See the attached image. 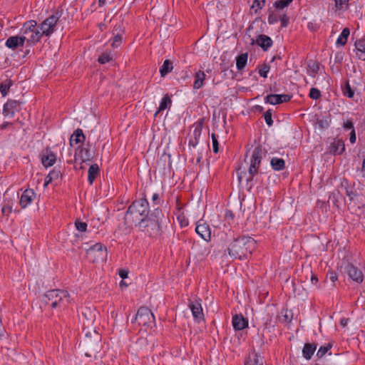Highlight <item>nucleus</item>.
Masks as SVG:
<instances>
[{
  "mask_svg": "<svg viewBox=\"0 0 365 365\" xmlns=\"http://www.w3.org/2000/svg\"><path fill=\"white\" fill-rule=\"evenodd\" d=\"M256 247V241L250 237L242 236L235 239L227 248L228 255L233 259L246 258Z\"/></svg>",
  "mask_w": 365,
  "mask_h": 365,
  "instance_id": "1",
  "label": "nucleus"
},
{
  "mask_svg": "<svg viewBox=\"0 0 365 365\" xmlns=\"http://www.w3.org/2000/svg\"><path fill=\"white\" fill-rule=\"evenodd\" d=\"M163 214L158 208L155 209L150 215L143 217L135 224L143 232L150 237H155L160 233V222Z\"/></svg>",
  "mask_w": 365,
  "mask_h": 365,
  "instance_id": "2",
  "label": "nucleus"
},
{
  "mask_svg": "<svg viewBox=\"0 0 365 365\" xmlns=\"http://www.w3.org/2000/svg\"><path fill=\"white\" fill-rule=\"evenodd\" d=\"M85 338L82 341V346L85 351V355L88 357L97 358L96 354H98L101 349V336L96 331V329L91 330H86L83 331Z\"/></svg>",
  "mask_w": 365,
  "mask_h": 365,
  "instance_id": "3",
  "label": "nucleus"
},
{
  "mask_svg": "<svg viewBox=\"0 0 365 365\" xmlns=\"http://www.w3.org/2000/svg\"><path fill=\"white\" fill-rule=\"evenodd\" d=\"M148 209V202L145 198H141L134 201L129 206L125 217L130 218L131 220L136 224L140 219L150 215Z\"/></svg>",
  "mask_w": 365,
  "mask_h": 365,
  "instance_id": "4",
  "label": "nucleus"
},
{
  "mask_svg": "<svg viewBox=\"0 0 365 365\" xmlns=\"http://www.w3.org/2000/svg\"><path fill=\"white\" fill-rule=\"evenodd\" d=\"M43 301L53 308L62 307L70 302V295L65 290L52 289L43 295Z\"/></svg>",
  "mask_w": 365,
  "mask_h": 365,
  "instance_id": "5",
  "label": "nucleus"
},
{
  "mask_svg": "<svg viewBox=\"0 0 365 365\" xmlns=\"http://www.w3.org/2000/svg\"><path fill=\"white\" fill-rule=\"evenodd\" d=\"M21 31L24 34L22 38H26V41L29 45L36 44L43 36L40 29L37 27V22L34 20L25 22Z\"/></svg>",
  "mask_w": 365,
  "mask_h": 365,
  "instance_id": "6",
  "label": "nucleus"
},
{
  "mask_svg": "<svg viewBox=\"0 0 365 365\" xmlns=\"http://www.w3.org/2000/svg\"><path fill=\"white\" fill-rule=\"evenodd\" d=\"M98 312L93 307H82L79 314L80 320L83 322V331L96 329L94 324Z\"/></svg>",
  "mask_w": 365,
  "mask_h": 365,
  "instance_id": "7",
  "label": "nucleus"
},
{
  "mask_svg": "<svg viewBox=\"0 0 365 365\" xmlns=\"http://www.w3.org/2000/svg\"><path fill=\"white\" fill-rule=\"evenodd\" d=\"M266 151L262 149L260 145L257 146L252 154L250 159V165L249 168V177L247 178V181H251L253 177L258 173V169L261 163V160L266 155Z\"/></svg>",
  "mask_w": 365,
  "mask_h": 365,
  "instance_id": "8",
  "label": "nucleus"
},
{
  "mask_svg": "<svg viewBox=\"0 0 365 365\" xmlns=\"http://www.w3.org/2000/svg\"><path fill=\"white\" fill-rule=\"evenodd\" d=\"M58 12L47 17L39 26L41 34L50 36L56 30V24L60 19Z\"/></svg>",
  "mask_w": 365,
  "mask_h": 365,
  "instance_id": "9",
  "label": "nucleus"
},
{
  "mask_svg": "<svg viewBox=\"0 0 365 365\" xmlns=\"http://www.w3.org/2000/svg\"><path fill=\"white\" fill-rule=\"evenodd\" d=\"M135 320H138L139 325L145 327H152L155 324V317L152 312L145 307H141L138 309Z\"/></svg>",
  "mask_w": 365,
  "mask_h": 365,
  "instance_id": "10",
  "label": "nucleus"
},
{
  "mask_svg": "<svg viewBox=\"0 0 365 365\" xmlns=\"http://www.w3.org/2000/svg\"><path fill=\"white\" fill-rule=\"evenodd\" d=\"M87 257L93 262L103 261L107 256V249L101 243H96L86 251Z\"/></svg>",
  "mask_w": 365,
  "mask_h": 365,
  "instance_id": "11",
  "label": "nucleus"
},
{
  "mask_svg": "<svg viewBox=\"0 0 365 365\" xmlns=\"http://www.w3.org/2000/svg\"><path fill=\"white\" fill-rule=\"evenodd\" d=\"M22 102L16 100H9L4 106L3 114L6 118H11L18 112Z\"/></svg>",
  "mask_w": 365,
  "mask_h": 365,
  "instance_id": "12",
  "label": "nucleus"
},
{
  "mask_svg": "<svg viewBox=\"0 0 365 365\" xmlns=\"http://www.w3.org/2000/svg\"><path fill=\"white\" fill-rule=\"evenodd\" d=\"M196 233L206 242L211 240V230L210 226L203 220H199L195 227Z\"/></svg>",
  "mask_w": 365,
  "mask_h": 365,
  "instance_id": "13",
  "label": "nucleus"
},
{
  "mask_svg": "<svg viewBox=\"0 0 365 365\" xmlns=\"http://www.w3.org/2000/svg\"><path fill=\"white\" fill-rule=\"evenodd\" d=\"M347 274L350 279L357 283H361L364 280L362 272L352 264H348L346 266Z\"/></svg>",
  "mask_w": 365,
  "mask_h": 365,
  "instance_id": "14",
  "label": "nucleus"
},
{
  "mask_svg": "<svg viewBox=\"0 0 365 365\" xmlns=\"http://www.w3.org/2000/svg\"><path fill=\"white\" fill-rule=\"evenodd\" d=\"M292 96L291 95L287 94L278 95L271 93L269 95H267L264 99L266 103H270L272 105H276L282 103L283 102H287L292 98Z\"/></svg>",
  "mask_w": 365,
  "mask_h": 365,
  "instance_id": "15",
  "label": "nucleus"
},
{
  "mask_svg": "<svg viewBox=\"0 0 365 365\" xmlns=\"http://www.w3.org/2000/svg\"><path fill=\"white\" fill-rule=\"evenodd\" d=\"M124 34V29L120 24L115 25L113 29V38L111 46L113 48H118L122 43Z\"/></svg>",
  "mask_w": 365,
  "mask_h": 365,
  "instance_id": "16",
  "label": "nucleus"
},
{
  "mask_svg": "<svg viewBox=\"0 0 365 365\" xmlns=\"http://www.w3.org/2000/svg\"><path fill=\"white\" fill-rule=\"evenodd\" d=\"M92 159L90 149L88 148L79 147L75 154V162L81 160V164Z\"/></svg>",
  "mask_w": 365,
  "mask_h": 365,
  "instance_id": "17",
  "label": "nucleus"
},
{
  "mask_svg": "<svg viewBox=\"0 0 365 365\" xmlns=\"http://www.w3.org/2000/svg\"><path fill=\"white\" fill-rule=\"evenodd\" d=\"M256 43L260 46L264 51H267L272 45V40L266 35H259L256 40L252 39V44Z\"/></svg>",
  "mask_w": 365,
  "mask_h": 365,
  "instance_id": "18",
  "label": "nucleus"
},
{
  "mask_svg": "<svg viewBox=\"0 0 365 365\" xmlns=\"http://www.w3.org/2000/svg\"><path fill=\"white\" fill-rule=\"evenodd\" d=\"M35 195V192L32 189L25 190L21 196L19 202L21 207H26L33 201Z\"/></svg>",
  "mask_w": 365,
  "mask_h": 365,
  "instance_id": "19",
  "label": "nucleus"
},
{
  "mask_svg": "<svg viewBox=\"0 0 365 365\" xmlns=\"http://www.w3.org/2000/svg\"><path fill=\"white\" fill-rule=\"evenodd\" d=\"M25 41L26 38H22V36H14L8 38L5 44L8 48L15 49L19 46H23Z\"/></svg>",
  "mask_w": 365,
  "mask_h": 365,
  "instance_id": "20",
  "label": "nucleus"
},
{
  "mask_svg": "<svg viewBox=\"0 0 365 365\" xmlns=\"http://www.w3.org/2000/svg\"><path fill=\"white\" fill-rule=\"evenodd\" d=\"M189 307L190 308L192 316L196 320L203 319L204 314L202 312V308L201 304L199 302H191L189 304Z\"/></svg>",
  "mask_w": 365,
  "mask_h": 365,
  "instance_id": "21",
  "label": "nucleus"
},
{
  "mask_svg": "<svg viewBox=\"0 0 365 365\" xmlns=\"http://www.w3.org/2000/svg\"><path fill=\"white\" fill-rule=\"evenodd\" d=\"M56 155L49 149H46L41 155V163L46 168L52 166L56 162Z\"/></svg>",
  "mask_w": 365,
  "mask_h": 365,
  "instance_id": "22",
  "label": "nucleus"
},
{
  "mask_svg": "<svg viewBox=\"0 0 365 365\" xmlns=\"http://www.w3.org/2000/svg\"><path fill=\"white\" fill-rule=\"evenodd\" d=\"M344 143L341 139H334L329 146V151L334 155H340L344 151Z\"/></svg>",
  "mask_w": 365,
  "mask_h": 365,
  "instance_id": "23",
  "label": "nucleus"
},
{
  "mask_svg": "<svg viewBox=\"0 0 365 365\" xmlns=\"http://www.w3.org/2000/svg\"><path fill=\"white\" fill-rule=\"evenodd\" d=\"M354 46L357 58L360 60L365 61V38L357 40Z\"/></svg>",
  "mask_w": 365,
  "mask_h": 365,
  "instance_id": "24",
  "label": "nucleus"
},
{
  "mask_svg": "<svg viewBox=\"0 0 365 365\" xmlns=\"http://www.w3.org/2000/svg\"><path fill=\"white\" fill-rule=\"evenodd\" d=\"M232 326L235 330H242L248 326V322L242 315L236 314L232 317Z\"/></svg>",
  "mask_w": 365,
  "mask_h": 365,
  "instance_id": "25",
  "label": "nucleus"
},
{
  "mask_svg": "<svg viewBox=\"0 0 365 365\" xmlns=\"http://www.w3.org/2000/svg\"><path fill=\"white\" fill-rule=\"evenodd\" d=\"M202 131V125L201 123H197L195 126V129L192 133V135L191 136L189 140V146L195 148L199 143V138L201 135Z\"/></svg>",
  "mask_w": 365,
  "mask_h": 365,
  "instance_id": "26",
  "label": "nucleus"
},
{
  "mask_svg": "<svg viewBox=\"0 0 365 365\" xmlns=\"http://www.w3.org/2000/svg\"><path fill=\"white\" fill-rule=\"evenodd\" d=\"M319 69H320V65H319V62L314 61V60L308 61L307 71V73L310 76L314 78L317 76V74L319 73Z\"/></svg>",
  "mask_w": 365,
  "mask_h": 365,
  "instance_id": "27",
  "label": "nucleus"
},
{
  "mask_svg": "<svg viewBox=\"0 0 365 365\" xmlns=\"http://www.w3.org/2000/svg\"><path fill=\"white\" fill-rule=\"evenodd\" d=\"M99 167L97 164H93L90 166L88 173V180L91 185L95 180L96 178L99 175Z\"/></svg>",
  "mask_w": 365,
  "mask_h": 365,
  "instance_id": "28",
  "label": "nucleus"
},
{
  "mask_svg": "<svg viewBox=\"0 0 365 365\" xmlns=\"http://www.w3.org/2000/svg\"><path fill=\"white\" fill-rule=\"evenodd\" d=\"M245 365H263V360L257 353H252L249 355Z\"/></svg>",
  "mask_w": 365,
  "mask_h": 365,
  "instance_id": "29",
  "label": "nucleus"
},
{
  "mask_svg": "<svg viewBox=\"0 0 365 365\" xmlns=\"http://www.w3.org/2000/svg\"><path fill=\"white\" fill-rule=\"evenodd\" d=\"M317 346L315 345L311 344L309 343H306L302 349L303 356L306 359H310L314 353Z\"/></svg>",
  "mask_w": 365,
  "mask_h": 365,
  "instance_id": "30",
  "label": "nucleus"
},
{
  "mask_svg": "<svg viewBox=\"0 0 365 365\" xmlns=\"http://www.w3.org/2000/svg\"><path fill=\"white\" fill-rule=\"evenodd\" d=\"M350 34V30L349 28H344L338 38L336 39V46H344L346 42L348 37Z\"/></svg>",
  "mask_w": 365,
  "mask_h": 365,
  "instance_id": "31",
  "label": "nucleus"
},
{
  "mask_svg": "<svg viewBox=\"0 0 365 365\" xmlns=\"http://www.w3.org/2000/svg\"><path fill=\"white\" fill-rule=\"evenodd\" d=\"M248 54L247 53H242L237 56L236 58V66L237 70L241 71L242 70L247 61Z\"/></svg>",
  "mask_w": 365,
  "mask_h": 365,
  "instance_id": "32",
  "label": "nucleus"
},
{
  "mask_svg": "<svg viewBox=\"0 0 365 365\" xmlns=\"http://www.w3.org/2000/svg\"><path fill=\"white\" fill-rule=\"evenodd\" d=\"M171 103H172V101H171L170 98L168 95L165 96L162 98L160 106L158 107V109L154 114V116H156L160 112H161V111L165 110L166 108H168V107H170L171 105Z\"/></svg>",
  "mask_w": 365,
  "mask_h": 365,
  "instance_id": "33",
  "label": "nucleus"
},
{
  "mask_svg": "<svg viewBox=\"0 0 365 365\" xmlns=\"http://www.w3.org/2000/svg\"><path fill=\"white\" fill-rule=\"evenodd\" d=\"M173 68V62L170 60H165L162 66L160 68V73L162 77H164L168 73L172 71Z\"/></svg>",
  "mask_w": 365,
  "mask_h": 365,
  "instance_id": "34",
  "label": "nucleus"
},
{
  "mask_svg": "<svg viewBox=\"0 0 365 365\" xmlns=\"http://www.w3.org/2000/svg\"><path fill=\"white\" fill-rule=\"evenodd\" d=\"M85 135L83 133V130L80 128H78L75 130L73 134L71 135L70 139V144L72 145V142L75 141L76 143H78L85 140Z\"/></svg>",
  "mask_w": 365,
  "mask_h": 365,
  "instance_id": "35",
  "label": "nucleus"
},
{
  "mask_svg": "<svg viewBox=\"0 0 365 365\" xmlns=\"http://www.w3.org/2000/svg\"><path fill=\"white\" fill-rule=\"evenodd\" d=\"M205 78V74L203 71H199L196 73L194 81V88L199 89L203 84V81Z\"/></svg>",
  "mask_w": 365,
  "mask_h": 365,
  "instance_id": "36",
  "label": "nucleus"
},
{
  "mask_svg": "<svg viewBox=\"0 0 365 365\" xmlns=\"http://www.w3.org/2000/svg\"><path fill=\"white\" fill-rule=\"evenodd\" d=\"M271 165L275 170H282L284 168V160L282 158H273L271 160Z\"/></svg>",
  "mask_w": 365,
  "mask_h": 365,
  "instance_id": "37",
  "label": "nucleus"
},
{
  "mask_svg": "<svg viewBox=\"0 0 365 365\" xmlns=\"http://www.w3.org/2000/svg\"><path fill=\"white\" fill-rule=\"evenodd\" d=\"M331 118L329 115L317 118L316 123L318 124L320 129H325L329 126Z\"/></svg>",
  "mask_w": 365,
  "mask_h": 365,
  "instance_id": "38",
  "label": "nucleus"
},
{
  "mask_svg": "<svg viewBox=\"0 0 365 365\" xmlns=\"http://www.w3.org/2000/svg\"><path fill=\"white\" fill-rule=\"evenodd\" d=\"M335 2V8L336 11H344L349 8V0H334Z\"/></svg>",
  "mask_w": 365,
  "mask_h": 365,
  "instance_id": "39",
  "label": "nucleus"
},
{
  "mask_svg": "<svg viewBox=\"0 0 365 365\" xmlns=\"http://www.w3.org/2000/svg\"><path fill=\"white\" fill-rule=\"evenodd\" d=\"M341 195L339 191H334L331 192L329 197L328 202H331L334 205L338 207V202L339 198H341Z\"/></svg>",
  "mask_w": 365,
  "mask_h": 365,
  "instance_id": "40",
  "label": "nucleus"
},
{
  "mask_svg": "<svg viewBox=\"0 0 365 365\" xmlns=\"http://www.w3.org/2000/svg\"><path fill=\"white\" fill-rule=\"evenodd\" d=\"M112 60V56L108 53H102L98 59V61L101 64H105Z\"/></svg>",
  "mask_w": 365,
  "mask_h": 365,
  "instance_id": "41",
  "label": "nucleus"
},
{
  "mask_svg": "<svg viewBox=\"0 0 365 365\" xmlns=\"http://www.w3.org/2000/svg\"><path fill=\"white\" fill-rule=\"evenodd\" d=\"M12 83V81L9 79L5 80L1 83L0 86V91H8L10 89Z\"/></svg>",
  "mask_w": 365,
  "mask_h": 365,
  "instance_id": "42",
  "label": "nucleus"
},
{
  "mask_svg": "<svg viewBox=\"0 0 365 365\" xmlns=\"http://www.w3.org/2000/svg\"><path fill=\"white\" fill-rule=\"evenodd\" d=\"M265 0H254L252 8L255 9L256 11L258 9H262L265 5Z\"/></svg>",
  "mask_w": 365,
  "mask_h": 365,
  "instance_id": "43",
  "label": "nucleus"
},
{
  "mask_svg": "<svg viewBox=\"0 0 365 365\" xmlns=\"http://www.w3.org/2000/svg\"><path fill=\"white\" fill-rule=\"evenodd\" d=\"M331 346L328 344L327 346H321L317 351V356L322 358L325 354L331 349Z\"/></svg>",
  "mask_w": 365,
  "mask_h": 365,
  "instance_id": "44",
  "label": "nucleus"
},
{
  "mask_svg": "<svg viewBox=\"0 0 365 365\" xmlns=\"http://www.w3.org/2000/svg\"><path fill=\"white\" fill-rule=\"evenodd\" d=\"M289 5V4H288V2L286 1L285 0L276 1L274 4V6L277 9H283L284 8L288 6Z\"/></svg>",
  "mask_w": 365,
  "mask_h": 365,
  "instance_id": "45",
  "label": "nucleus"
},
{
  "mask_svg": "<svg viewBox=\"0 0 365 365\" xmlns=\"http://www.w3.org/2000/svg\"><path fill=\"white\" fill-rule=\"evenodd\" d=\"M211 136H212L213 152L217 153L219 151V143L217 141V138L215 133H212Z\"/></svg>",
  "mask_w": 365,
  "mask_h": 365,
  "instance_id": "46",
  "label": "nucleus"
},
{
  "mask_svg": "<svg viewBox=\"0 0 365 365\" xmlns=\"http://www.w3.org/2000/svg\"><path fill=\"white\" fill-rule=\"evenodd\" d=\"M75 225H76V229L78 231L85 232L86 230L87 224L86 222H83L79 220H76L75 222Z\"/></svg>",
  "mask_w": 365,
  "mask_h": 365,
  "instance_id": "47",
  "label": "nucleus"
},
{
  "mask_svg": "<svg viewBox=\"0 0 365 365\" xmlns=\"http://www.w3.org/2000/svg\"><path fill=\"white\" fill-rule=\"evenodd\" d=\"M269 71V67L267 65H264L259 70V74L260 76L266 78L267 76V73Z\"/></svg>",
  "mask_w": 365,
  "mask_h": 365,
  "instance_id": "48",
  "label": "nucleus"
},
{
  "mask_svg": "<svg viewBox=\"0 0 365 365\" xmlns=\"http://www.w3.org/2000/svg\"><path fill=\"white\" fill-rule=\"evenodd\" d=\"M264 120H265V122L267 123V124L269 125V126H271L273 123V120L272 119V113L270 112V110H267L265 113H264Z\"/></svg>",
  "mask_w": 365,
  "mask_h": 365,
  "instance_id": "49",
  "label": "nucleus"
},
{
  "mask_svg": "<svg viewBox=\"0 0 365 365\" xmlns=\"http://www.w3.org/2000/svg\"><path fill=\"white\" fill-rule=\"evenodd\" d=\"M48 177H51L52 180L58 179L61 176V172L58 170L53 169L52 171L49 173L48 175Z\"/></svg>",
  "mask_w": 365,
  "mask_h": 365,
  "instance_id": "50",
  "label": "nucleus"
},
{
  "mask_svg": "<svg viewBox=\"0 0 365 365\" xmlns=\"http://www.w3.org/2000/svg\"><path fill=\"white\" fill-rule=\"evenodd\" d=\"M1 211L4 215L9 214L12 211V205L8 202L6 205L3 206Z\"/></svg>",
  "mask_w": 365,
  "mask_h": 365,
  "instance_id": "51",
  "label": "nucleus"
},
{
  "mask_svg": "<svg viewBox=\"0 0 365 365\" xmlns=\"http://www.w3.org/2000/svg\"><path fill=\"white\" fill-rule=\"evenodd\" d=\"M280 22H281V26L282 27H286L289 23L288 16L285 14H283L282 16H280Z\"/></svg>",
  "mask_w": 365,
  "mask_h": 365,
  "instance_id": "52",
  "label": "nucleus"
},
{
  "mask_svg": "<svg viewBox=\"0 0 365 365\" xmlns=\"http://www.w3.org/2000/svg\"><path fill=\"white\" fill-rule=\"evenodd\" d=\"M343 127L347 130H352L354 129V124L351 120H346L344 123Z\"/></svg>",
  "mask_w": 365,
  "mask_h": 365,
  "instance_id": "53",
  "label": "nucleus"
},
{
  "mask_svg": "<svg viewBox=\"0 0 365 365\" xmlns=\"http://www.w3.org/2000/svg\"><path fill=\"white\" fill-rule=\"evenodd\" d=\"M356 133H355V130L354 129H352V130L351 131V133H350V138H349V140L351 143H354L356 142Z\"/></svg>",
  "mask_w": 365,
  "mask_h": 365,
  "instance_id": "54",
  "label": "nucleus"
},
{
  "mask_svg": "<svg viewBox=\"0 0 365 365\" xmlns=\"http://www.w3.org/2000/svg\"><path fill=\"white\" fill-rule=\"evenodd\" d=\"M120 277L123 279L128 277V272L125 269H120L119 272Z\"/></svg>",
  "mask_w": 365,
  "mask_h": 365,
  "instance_id": "55",
  "label": "nucleus"
},
{
  "mask_svg": "<svg viewBox=\"0 0 365 365\" xmlns=\"http://www.w3.org/2000/svg\"><path fill=\"white\" fill-rule=\"evenodd\" d=\"M309 96L311 98L317 100L321 97V93H309Z\"/></svg>",
  "mask_w": 365,
  "mask_h": 365,
  "instance_id": "56",
  "label": "nucleus"
},
{
  "mask_svg": "<svg viewBox=\"0 0 365 365\" xmlns=\"http://www.w3.org/2000/svg\"><path fill=\"white\" fill-rule=\"evenodd\" d=\"M346 194L348 197H350V200H353L354 197L356 195L353 190H349L348 189L346 190Z\"/></svg>",
  "mask_w": 365,
  "mask_h": 365,
  "instance_id": "57",
  "label": "nucleus"
},
{
  "mask_svg": "<svg viewBox=\"0 0 365 365\" xmlns=\"http://www.w3.org/2000/svg\"><path fill=\"white\" fill-rule=\"evenodd\" d=\"M318 282V278L316 275L314 274H312V277H311V282L314 284H317Z\"/></svg>",
  "mask_w": 365,
  "mask_h": 365,
  "instance_id": "58",
  "label": "nucleus"
},
{
  "mask_svg": "<svg viewBox=\"0 0 365 365\" xmlns=\"http://www.w3.org/2000/svg\"><path fill=\"white\" fill-rule=\"evenodd\" d=\"M52 180L51 178L47 175L45 179L44 186H47Z\"/></svg>",
  "mask_w": 365,
  "mask_h": 365,
  "instance_id": "59",
  "label": "nucleus"
},
{
  "mask_svg": "<svg viewBox=\"0 0 365 365\" xmlns=\"http://www.w3.org/2000/svg\"><path fill=\"white\" fill-rule=\"evenodd\" d=\"M340 324H341V326H343V327H346V324H347V319H344H344H341L340 320Z\"/></svg>",
  "mask_w": 365,
  "mask_h": 365,
  "instance_id": "60",
  "label": "nucleus"
},
{
  "mask_svg": "<svg viewBox=\"0 0 365 365\" xmlns=\"http://www.w3.org/2000/svg\"><path fill=\"white\" fill-rule=\"evenodd\" d=\"M11 125V123H4L1 125H0V128L1 130H4V129L6 128L9 125Z\"/></svg>",
  "mask_w": 365,
  "mask_h": 365,
  "instance_id": "61",
  "label": "nucleus"
},
{
  "mask_svg": "<svg viewBox=\"0 0 365 365\" xmlns=\"http://www.w3.org/2000/svg\"><path fill=\"white\" fill-rule=\"evenodd\" d=\"M268 21L269 24H274V22L277 21V19H274L272 16H269L268 18Z\"/></svg>",
  "mask_w": 365,
  "mask_h": 365,
  "instance_id": "62",
  "label": "nucleus"
},
{
  "mask_svg": "<svg viewBox=\"0 0 365 365\" xmlns=\"http://www.w3.org/2000/svg\"><path fill=\"white\" fill-rule=\"evenodd\" d=\"M345 96H346L349 98H352L354 96L355 93H344Z\"/></svg>",
  "mask_w": 365,
  "mask_h": 365,
  "instance_id": "63",
  "label": "nucleus"
},
{
  "mask_svg": "<svg viewBox=\"0 0 365 365\" xmlns=\"http://www.w3.org/2000/svg\"><path fill=\"white\" fill-rule=\"evenodd\" d=\"M330 279H331V280L333 282H335V280H336L337 277H336V274H335L331 273V276H330Z\"/></svg>",
  "mask_w": 365,
  "mask_h": 365,
  "instance_id": "64",
  "label": "nucleus"
}]
</instances>
